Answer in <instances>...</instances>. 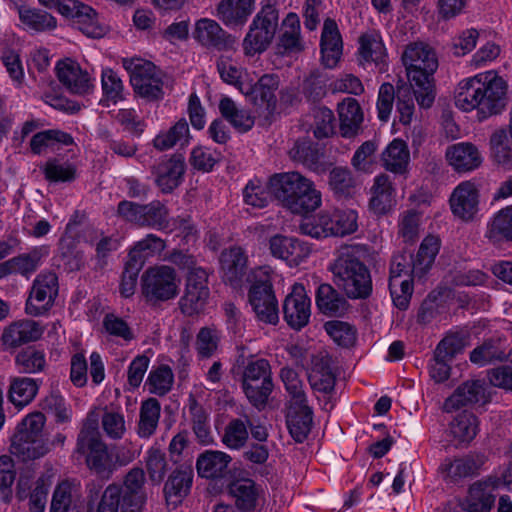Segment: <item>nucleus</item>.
<instances>
[{
  "mask_svg": "<svg viewBox=\"0 0 512 512\" xmlns=\"http://www.w3.org/2000/svg\"><path fill=\"white\" fill-rule=\"evenodd\" d=\"M507 84L493 70L459 83L455 104L463 111L477 109L479 121L500 114L507 103Z\"/></svg>",
  "mask_w": 512,
  "mask_h": 512,
  "instance_id": "nucleus-1",
  "label": "nucleus"
},
{
  "mask_svg": "<svg viewBox=\"0 0 512 512\" xmlns=\"http://www.w3.org/2000/svg\"><path fill=\"white\" fill-rule=\"evenodd\" d=\"M268 187L280 205L293 214H309L322 203L321 192L314 182L296 171L273 174Z\"/></svg>",
  "mask_w": 512,
  "mask_h": 512,
  "instance_id": "nucleus-2",
  "label": "nucleus"
},
{
  "mask_svg": "<svg viewBox=\"0 0 512 512\" xmlns=\"http://www.w3.org/2000/svg\"><path fill=\"white\" fill-rule=\"evenodd\" d=\"M409 82L416 87V100L420 107L429 108L435 99L434 73L438 58L428 44L414 42L406 46L402 54Z\"/></svg>",
  "mask_w": 512,
  "mask_h": 512,
  "instance_id": "nucleus-3",
  "label": "nucleus"
},
{
  "mask_svg": "<svg viewBox=\"0 0 512 512\" xmlns=\"http://www.w3.org/2000/svg\"><path fill=\"white\" fill-rule=\"evenodd\" d=\"M75 452L85 456L88 469L101 480H109L119 466L117 454L102 440L97 419L87 418L76 442Z\"/></svg>",
  "mask_w": 512,
  "mask_h": 512,
  "instance_id": "nucleus-4",
  "label": "nucleus"
},
{
  "mask_svg": "<svg viewBox=\"0 0 512 512\" xmlns=\"http://www.w3.org/2000/svg\"><path fill=\"white\" fill-rule=\"evenodd\" d=\"M335 284L350 299H367L373 291L369 268L352 250L342 251L330 267Z\"/></svg>",
  "mask_w": 512,
  "mask_h": 512,
  "instance_id": "nucleus-5",
  "label": "nucleus"
},
{
  "mask_svg": "<svg viewBox=\"0 0 512 512\" xmlns=\"http://www.w3.org/2000/svg\"><path fill=\"white\" fill-rule=\"evenodd\" d=\"M45 417L40 412L28 414L11 436L10 452L23 462L45 456L50 448L43 436Z\"/></svg>",
  "mask_w": 512,
  "mask_h": 512,
  "instance_id": "nucleus-6",
  "label": "nucleus"
},
{
  "mask_svg": "<svg viewBox=\"0 0 512 512\" xmlns=\"http://www.w3.org/2000/svg\"><path fill=\"white\" fill-rule=\"evenodd\" d=\"M279 27V10L269 5H262L253 17L248 31L242 41L245 56L261 55L273 43Z\"/></svg>",
  "mask_w": 512,
  "mask_h": 512,
  "instance_id": "nucleus-7",
  "label": "nucleus"
},
{
  "mask_svg": "<svg viewBox=\"0 0 512 512\" xmlns=\"http://www.w3.org/2000/svg\"><path fill=\"white\" fill-rule=\"evenodd\" d=\"M241 387L249 403L263 410L274 389L271 365L267 359L250 360L243 368Z\"/></svg>",
  "mask_w": 512,
  "mask_h": 512,
  "instance_id": "nucleus-8",
  "label": "nucleus"
},
{
  "mask_svg": "<svg viewBox=\"0 0 512 512\" xmlns=\"http://www.w3.org/2000/svg\"><path fill=\"white\" fill-rule=\"evenodd\" d=\"M180 283L181 279L173 267H149L141 276V293L147 303L158 305L176 298L180 291Z\"/></svg>",
  "mask_w": 512,
  "mask_h": 512,
  "instance_id": "nucleus-9",
  "label": "nucleus"
},
{
  "mask_svg": "<svg viewBox=\"0 0 512 512\" xmlns=\"http://www.w3.org/2000/svg\"><path fill=\"white\" fill-rule=\"evenodd\" d=\"M116 215L123 221L141 228L165 231L170 227L169 209L160 200L147 204L122 200L117 205Z\"/></svg>",
  "mask_w": 512,
  "mask_h": 512,
  "instance_id": "nucleus-10",
  "label": "nucleus"
},
{
  "mask_svg": "<svg viewBox=\"0 0 512 512\" xmlns=\"http://www.w3.org/2000/svg\"><path fill=\"white\" fill-rule=\"evenodd\" d=\"M123 67L130 76L136 95L147 101H159L164 96L161 72L151 62L141 58H124Z\"/></svg>",
  "mask_w": 512,
  "mask_h": 512,
  "instance_id": "nucleus-11",
  "label": "nucleus"
},
{
  "mask_svg": "<svg viewBox=\"0 0 512 512\" xmlns=\"http://www.w3.org/2000/svg\"><path fill=\"white\" fill-rule=\"evenodd\" d=\"M252 279L248 300L257 320L276 325L279 321L278 301L270 276L259 268L252 273Z\"/></svg>",
  "mask_w": 512,
  "mask_h": 512,
  "instance_id": "nucleus-12",
  "label": "nucleus"
},
{
  "mask_svg": "<svg viewBox=\"0 0 512 512\" xmlns=\"http://www.w3.org/2000/svg\"><path fill=\"white\" fill-rule=\"evenodd\" d=\"M209 272L203 267H196L188 272L185 294L180 299L181 311L188 316L201 312L209 298Z\"/></svg>",
  "mask_w": 512,
  "mask_h": 512,
  "instance_id": "nucleus-13",
  "label": "nucleus"
},
{
  "mask_svg": "<svg viewBox=\"0 0 512 512\" xmlns=\"http://www.w3.org/2000/svg\"><path fill=\"white\" fill-rule=\"evenodd\" d=\"M58 288V277L55 273L39 274L33 282L26 301V313L31 316H40L49 311L58 295Z\"/></svg>",
  "mask_w": 512,
  "mask_h": 512,
  "instance_id": "nucleus-14",
  "label": "nucleus"
},
{
  "mask_svg": "<svg viewBox=\"0 0 512 512\" xmlns=\"http://www.w3.org/2000/svg\"><path fill=\"white\" fill-rule=\"evenodd\" d=\"M192 37L202 47L217 51L235 50L238 44L237 37L210 18H200L195 22Z\"/></svg>",
  "mask_w": 512,
  "mask_h": 512,
  "instance_id": "nucleus-15",
  "label": "nucleus"
},
{
  "mask_svg": "<svg viewBox=\"0 0 512 512\" xmlns=\"http://www.w3.org/2000/svg\"><path fill=\"white\" fill-rule=\"evenodd\" d=\"M463 349V340L458 335H448L437 344L429 363V374L435 382L442 383L450 377L451 364Z\"/></svg>",
  "mask_w": 512,
  "mask_h": 512,
  "instance_id": "nucleus-16",
  "label": "nucleus"
},
{
  "mask_svg": "<svg viewBox=\"0 0 512 512\" xmlns=\"http://www.w3.org/2000/svg\"><path fill=\"white\" fill-rule=\"evenodd\" d=\"M288 155L294 163L317 173L325 172L330 165L327 161L325 146L314 142L309 137L298 138L289 149Z\"/></svg>",
  "mask_w": 512,
  "mask_h": 512,
  "instance_id": "nucleus-17",
  "label": "nucleus"
},
{
  "mask_svg": "<svg viewBox=\"0 0 512 512\" xmlns=\"http://www.w3.org/2000/svg\"><path fill=\"white\" fill-rule=\"evenodd\" d=\"M284 319L294 330H301L309 323L311 316V300L306 294L305 287L296 283L283 303Z\"/></svg>",
  "mask_w": 512,
  "mask_h": 512,
  "instance_id": "nucleus-18",
  "label": "nucleus"
},
{
  "mask_svg": "<svg viewBox=\"0 0 512 512\" xmlns=\"http://www.w3.org/2000/svg\"><path fill=\"white\" fill-rule=\"evenodd\" d=\"M279 84L278 75L264 74L255 84L240 85V92L255 106L264 107L269 114H273L277 106L276 91Z\"/></svg>",
  "mask_w": 512,
  "mask_h": 512,
  "instance_id": "nucleus-19",
  "label": "nucleus"
},
{
  "mask_svg": "<svg viewBox=\"0 0 512 512\" xmlns=\"http://www.w3.org/2000/svg\"><path fill=\"white\" fill-rule=\"evenodd\" d=\"M503 484L505 482L495 476L474 482L462 504L463 509L468 512H490L496 499L494 491Z\"/></svg>",
  "mask_w": 512,
  "mask_h": 512,
  "instance_id": "nucleus-20",
  "label": "nucleus"
},
{
  "mask_svg": "<svg viewBox=\"0 0 512 512\" xmlns=\"http://www.w3.org/2000/svg\"><path fill=\"white\" fill-rule=\"evenodd\" d=\"M219 262L222 279L232 288L240 289L245 278L251 281V275L247 276V256L241 247L223 250Z\"/></svg>",
  "mask_w": 512,
  "mask_h": 512,
  "instance_id": "nucleus-21",
  "label": "nucleus"
},
{
  "mask_svg": "<svg viewBox=\"0 0 512 512\" xmlns=\"http://www.w3.org/2000/svg\"><path fill=\"white\" fill-rule=\"evenodd\" d=\"M186 170L185 158L180 153L173 154L170 158L162 159L152 167L155 176V184L164 194L172 193L183 182Z\"/></svg>",
  "mask_w": 512,
  "mask_h": 512,
  "instance_id": "nucleus-22",
  "label": "nucleus"
},
{
  "mask_svg": "<svg viewBox=\"0 0 512 512\" xmlns=\"http://www.w3.org/2000/svg\"><path fill=\"white\" fill-rule=\"evenodd\" d=\"M63 15L71 18L73 26L84 35L100 38L105 34V28L99 24L96 11L78 0H69L62 6Z\"/></svg>",
  "mask_w": 512,
  "mask_h": 512,
  "instance_id": "nucleus-23",
  "label": "nucleus"
},
{
  "mask_svg": "<svg viewBox=\"0 0 512 512\" xmlns=\"http://www.w3.org/2000/svg\"><path fill=\"white\" fill-rule=\"evenodd\" d=\"M269 250L273 257L286 261L291 267L298 266L311 253L307 242L282 234H276L269 239Z\"/></svg>",
  "mask_w": 512,
  "mask_h": 512,
  "instance_id": "nucleus-24",
  "label": "nucleus"
},
{
  "mask_svg": "<svg viewBox=\"0 0 512 512\" xmlns=\"http://www.w3.org/2000/svg\"><path fill=\"white\" fill-rule=\"evenodd\" d=\"M488 401L484 380H468L458 386L453 394L445 400L443 409L450 413L464 406L485 404Z\"/></svg>",
  "mask_w": 512,
  "mask_h": 512,
  "instance_id": "nucleus-25",
  "label": "nucleus"
},
{
  "mask_svg": "<svg viewBox=\"0 0 512 512\" xmlns=\"http://www.w3.org/2000/svg\"><path fill=\"white\" fill-rule=\"evenodd\" d=\"M193 469L190 465L177 466L168 476L163 493L168 506L176 508L189 495L193 483Z\"/></svg>",
  "mask_w": 512,
  "mask_h": 512,
  "instance_id": "nucleus-26",
  "label": "nucleus"
},
{
  "mask_svg": "<svg viewBox=\"0 0 512 512\" xmlns=\"http://www.w3.org/2000/svg\"><path fill=\"white\" fill-rule=\"evenodd\" d=\"M56 74L59 82L72 94L85 95L94 87L89 73L74 61H59Z\"/></svg>",
  "mask_w": 512,
  "mask_h": 512,
  "instance_id": "nucleus-27",
  "label": "nucleus"
},
{
  "mask_svg": "<svg viewBox=\"0 0 512 512\" xmlns=\"http://www.w3.org/2000/svg\"><path fill=\"white\" fill-rule=\"evenodd\" d=\"M144 483V470L141 468H133L125 476L123 487L115 484L120 490L121 510H136L137 512H141L142 506L146 500L143 491Z\"/></svg>",
  "mask_w": 512,
  "mask_h": 512,
  "instance_id": "nucleus-28",
  "label": "nucleus"
},
{
  "mask_svg": "<svg viewBox=\"0 0 512 512\" xmlns=\"http://www.w3.org/2000/svg\"><path fill=\"white\" fill-rule=\"evenodd\" d=\"M506 339L494 336L483 341L470 352V361L480 367L495 362H510L512 364V348L506 351Z\"/></svg>",
  "mask_w": 512,
  "mask_h": 512,
  "instance_id": "nucleus-29",
  "label": "nucleus"
},
{
  "mask_svg": "<svg viewBox=\"0 0 512 512\" xmlns=\"http://www.w3.org/2000/svg\"><path fill=\"white\" fill-rule=\"evenodd\" d=\"M449 202L456 217L465 221L471 220L478 211V189L470 181L462 182L452 192Z\"/></svg>",
  "mask_w": 512,
  "mask_h": 512,
  "instance_id": "nucleus-30",
  "label": "nucleus"
},
{
  "mask_svg": "<svg viewBox=\"0 0 512 512\" xmlns=\"http://www.w3.org/2000/svg\"><path fill=\"white\" fill-rule=\"evenodd\" d=\"M255 0H220L215 16L228 28H242L254 11Z\"/></svg>",
  "mask_w": 512,
  "mask_h": 512,
  "instance_id": "nucleus-31",
  "label": "nucleus"
},
{
  "mask_svg": "<svg viewBox=\"0 0 512 512\" xmlns=\"http://www.w3.org/2000/svg\"><path fill=\"white\" fill-rule=\"evenodd\" d=\"M446 158L454 170L459 173L473 171L482 163V156L478 148L469 142L449 146L446 150Z\"/></svg>",
  "mask_w": 512,
  "mask_h": 512,
  "instance_id": "nucleus-32",
  "label": "nucleus"
},
{
  "mask_svg": "<svg viewBox=\"0 0 512 512\" xmlns=\"http://www.w3.org/2000/svg\"><path fill=\"white\" fill-rule=\"evenodd\" d=\"M42 333L43 329L36 321L20 320L4 329L1 341L6 348H17L38 340Z\"/></svg>",
  "mask_w": 512,
  "mask_h": 512,
  "instance_id": "nucleus-33",
  "label": "nucleus"
},
{
  "mask_svg": "<svg viewBox=\"0 0 512 512\" xmlns=\"http://www.w3.org/2000/svg\"><path fill=\"white\" fill-rule=\"evenodd\" d=\"M231 461V456L225 452L206 450L196 461L198 475L206 479H222L229 474Z\"/></svg>",
  "mask_w": 512,
  "mask_h": 512,
  "instance_id": "nucleus-34",
  "label": "nucleus"
},
{
  "mask_svg": "<svg viewBox=\"0 0 512 512\" xmlns=\"http://www.w3.org/2000/svg\"><path fill=\"white\" fill-rule=\"evenodd\" d=\"M286 423L291 437L296 442L305 441L313 423V410L308 405V401L301 404L290 403Z\"/></svg>",
  "mask_w": 512,
  "mask_h": 512,
  "instance_id": "nucleus-35",
  "label": "nucleus"
},
{
  "mask_svg": "<svg viewBox=\"0 0 512 512\" xmlns=\"http://www.w3.org/2000/svg\"><path fill=\"white\" fill-rule=\"evenodd\" d=\"M315 301L319 312L327 317H342L350 307L347 299L328 283L318 286Z\"/></svg>",
  "mask_w": 512,
  "mask_h": 512,
  "instance_id": "nucleus-36",
  "label": "nucleus"
},
{
  "mask_svg": "<svg viewBox=\"0 0 512 512\" xmlns=\"http://www.w3.org/2000/svg\"><path fill=\"white\" fill-rule=\"evenodd\" d=\"M320 48L322 54V63L327 68L336 66L342 54V38L337 23L330 18L324 21Z\"/></svg>",
  "mask_w": 512,
  "mask_h": 512,
  "instance_id": "nucleus-37",
  "label": "nucleus"
},
{
  "mask_svg": "<svg viewBox=\"0 0 512 512\" xmlns=\"http://www.w3.org/2000/svg\"><path fill=\"white\" fill-rule=\"evenodd\" d=\"M358 54L365 62H373L380 72L386 71L387 53L378 31L371 30L359 37Z\"/></svg>",
  "mask_w": 512,
  "mask_h": 512,
  "instance_id": "nucleus-38",
  "label": "nucleus"
},
{
  "mask_svg": "<svg viewBox=\"0 0 512 512\" xmlns=\"http://www.w3.org/2000/svg\"><path fill=\"white\" fill-rule=\"evenodd\" d=\"M42 257V248H34L28 253L20 254L0 263V279L11 274H20L29 278L36 272Z\"/></svg>",
  "mask_w": 512,
  "mask_h": 512,
  "instance_id": "nucleus-39",
  "label": "nucleus"
},
{
  "mask_svg": "<svg viewBox=\"0 0 512 512\" xmlns=\"http://www.w3.org/2000/svg\"><path fill=\"white\" fill-rule=\"evenodd\" d=\"M283 32L280 34L277 49L282 55H292L304 50V44L300 35V20L296 13H288L284 18Z\"/></svg>",
  "mask_w": 512,
  "mask_h": 512,
  "instance_id": "nucleus-40",
  "label": "nucleus"
},
{
  "mask_svg": "<svg viewBox=\"0 0 512 512\" xmlns=\"http://www.w3.org/2000/svg\"><path fill=\"white\" fill-rule=\"evenodd\" d=\"M371 191L370 210L376 215L387 214L394 204V189L390 177L386 174L376 176Z\"/></svg>",
  "mask_w": 512,
  "mask_h": 512,
  "instance_id": "nucleus-41",
  "label": "nucleus"
},
{
  "mask_svg": "<svg viewBox=\"0 0 512 512\" xmlns=\"http://www.w3.org/2000/svg\"><path fill=\"white\" fill-rule=\"evenodd\" d=\"M340 131L343 137L355 136L363 122V113L358 101L354 98H346L338 104Z\"/></svg>",
  "mask_w": 512,
  "mask_h": 512,
  "instance_id": "nucleus-42",
  "label": "nucleus"
},
{
  "mask_svg": "<svg viewBox=\"0 0 512 512\" xmlns=\"http://www.w3.org/2000/svg\"><path fill=\"white\" fill-rule=\"evenodd\" d=\"M228 489L235 499V505L239 510L246 512L256 507L259 487L252 479H236L229 484Z\"/></svg>",
  "mask_w": 512,
  "mask_h": 512,
  "instance_id": "nucleus-43",
  "label": "nucleus"
},
{
  "mask_svg": "<svg viewBox=\"0 0 512 512\" xmlns=\"http://www.w3.org/2000/svg\"><path fill=\"white\" fill-rule=\"evenodd\" d=\"M440 242L437 237L427 236L422 241L419 250L413 256V266L411 273L413 278L422 279L432 267L435 258L439 252Z\"/></svg>",
  "mask_w": 512,
  "mask_h": 512,
  "instance_id": "nucleus-44",
  "label": "nucleus"
},
{
  "mask_svg": "<svg viewBox=\"0 0 512 512\" xmlns=\"http://www.w3.org/2000/svg\"><path fill=\"white\" fill-rule=\"evenodd\" d=\"M166 248V241L156 234L149 233L135 242L130 249L127 259L144 266L147 259L160 255Z\"/></svg>",
  "mask_w": 512,
  "mask_h": 512,
  "instance_id": "nucleus-45",
  "label": "nucleus"
},
{
  "mask_svg": "<svg viewBox=\"0 0 512 512\" xmlns=\"http://www.w3.org/2000/svg\"><path fill=\"white\" fill-rule=\"evenodd\" d=\"M20 22L29 30L45 32L56 28L57 20L50 13L27 5H16Z\"/></svg>",
  "mask_w": 512,
  "mask_h": 512,
  "instance_id": "nucleus-46",
  "label": "nucleus"
},
{
  "mask_svg": "<svg viewBox=\"0 0 512 512\" xmlns=\"http://www.w3.org/2000/svg\"><path fill=\"white\" fill-rule=\"evenodd\" d=\"M42 381L29 377H15L11 379L8 399L16 407L28 405L37 395Z\"/></svg>",
  "mask_w": 512,
  "mask_h": 512,
  "instance_id": "nucleus-47",
  "label": "nucleus"
},
{
  "mask_svg": "<svg viewBox=\"0 0 512 512\" xmlns=\"http://www.w3.org/2000/svg\"><path fill=\"white\" fill-rule=\"evenodd\" d=\"M218 107L223 119L227 120L238 132L245 133L253 128L254 117L249 111L239 108L231 98L223 97Z\"/></svg>",
  "mask_w": 512,
  "mask_h": 512,
  "instance_id": "nucleus-48",
  "label": "nucleus"
},
{
  "mask_svg": "<svg viewBox=\"0 0 512 512\" xmlns=\"http://www.w3.org/2000/svg\"><path fill=\"white\" fill-rule=\"evenodd\" d=\"M381 159L386 170L402 174L409 162V150L401 139H394L382 152Z\"/></svg>",
  "mask_w": 512,
  "mask_h": 512,
  "instance_id": "nucleus-49",
  "label": "nucleus"
},
{
  "mask_svg": "<svg viewBox=\"0 0 512 512\" xmlns=\"http://www.w3.org/2000/svg\"><path fill=\"white\" fill-rule=\"evenodd\" d=\"M190 138L188 122L181 118L167 131L159 133L153 140V146L159 151H165L178 143L181 146L189 144Z\"/></svg>",
  "mask_w": 512,
  "mask_h": 512,
  "instance_id": "nucleus-50",
  "label": "nucleus"
},
{
  "mask_svg": "<svg viewBox=\"0 0 512 512\" xmlns=\"http://www.w3.org/2000/svg\"><path fill=\"white\" fill-rule=\"evenodd\" d=\"M160 414L161 405L156 398H148L141 403L137 431L141 438H149L155 433Z\"/></svg>",
  "mask_w": 512,
  "mask_h": 512,
  "instance_id": "nucleus-51",
  "label": "nucleus"
},
{
  "mask_svg": "<svg viewBox=\"0 0 512 512\" xmlns=\"http://www.w3.org/2000/svg\"><path fill=\"white\" fill-rule=\"evenodd\" d=\"M490 150L493 161L505 170H512V145L507 131L503 128L493 132L490 137Z\"/></svg>",
  "mask_w": 512,
  "mask_h": 512,
  "instance_id": "nucleus-52",
  "label": "nucleus"
},
{
  "mask_svg": "<svg viewBox=\"0 0 512 512\" xmlns=\"http://www.w3.org/2000/svg\"><path fill=\"white\" fill-rule=\"evenodd\" d=\"M79 497L80 494L75 485L69 481H62L53 492L50 512H69L77 507Z\"/></svg>",
  "mask_w": 512,
  "mask_h": 512,
  "instance_id": "nucleus-53",
  "label": "nucleus"
},
{
  "mask_svg": "<svg viewBox=\"0 0 512 512\" xmlns=\"http://www.w3.org/2000/svg\"><path fill=\"white\" fill-rule=\"evenodd\" d=\"M330 76L327 72L315 69L312 70L304 79L301 85V91L309 102L320 101L327 93L328 81Z\"/></svg>",
  "mask_w": 512,
  "mask_h": 512,
  "instance_id": "nucleus-54",
  "label": "nucleus"
},
{
  "mask_svg": "<svg viewBox=\"0 0 512 512\" xmlns=\"http://www.w3.org/2000/svg\"><path fill=\"white\" fill-rule=\"evenodd\" d=\"M60 144L70 146L74 144L71 134L59 129H48L34 134L30 141V148L33 154L40 155L44 148Z\"/></svg>",
  "mask_w": 512,
  "mask_h": 512,
  "instance_id": "nucleus-55",
  "label": "nucleus"
},
{
  "mask_svg": "<svg viewBox=\"0 0 512 512\" xmlns=\"http://www.w3.org/2000/svg\"><path fill=\"white\" fill-rule=\"evenodd\" d=\"M173 382L174 374L172 369L166 364H161L151 369L145 385L151 394L164 396L172 389Z\"/></svg>",
  "mask_w": 512,
  "mask_h": 512,
  "instance_id": "nucleus-56",
  "label": "nucleus"
},
{
  "mask_svg": "<svg viewBox=\"0 0 512 512\" xmlns=\"http://www.w3.org/2000/svg\"><path fill=\"white\" fill-rule=\"evenodd\" d=\"M416 87L410 84H402L397 86L396 94V112L398 120L403 125L410 124L414 114V99H416Z\"/></svg>",
  "mask_w": 512,
  "mask_h": 512,
  "instance_id": "nucleus-57",
  "label": "nucleus"
},
{
  "mask_svg": "<svg viewBox=\"0 0 512 512\" xmlns=\"http://www.w3.org/2000/svg\"><path fill=\"white\" fill-rule=\"evenodd\" d=\"M15 365L23 374L42 372L47 365L45 353L35 347H27L16 355Z\"/></svg>",
  "mask_w": 512,
  "mask_h": 512,
  "instance_id": "nucleus-58",
  "label": "nucleus"
},
{
  "mask_svg": "<svg viewBox=\"0 0 512 512\" xmlns=\"http://www.w3.org/2000/svg\"><path fill=\"white\" fill-rule=\"evenodd\" d=\"M44 177L51 183H69L76 179V167L66 161L60 162L57 158L47 160L42 168Z\"/></svg>",
  "mask_w": 512,
  "mask_h": 512,
  "instance_id": "nucleus-59",
  "label": "nucleus"
},
{
  "mask_svg": "<svg viewBox=\"0 0 512 512\" xmlns=\"http://www.w3.org/2000/svg\"><path fill=\"white\" fill-rule=\"evenodd\" d=\"M330 213L322 212L317 216L305 217L300 225L301 234L312 238L321 239L332 235Z\"/></svg>",
  "mask_w": 512,
  "mask_h": 512,
  "instance_id": "nucleus-60",
  "label": "nucleus"
},
{
  "mask_svg": "<svg viewBox=\"0 0 512 512\" xmlns=\"http://www.w3.org/2000/svg\"><path fill=\"white\" fill-rule=\"evenodd\" d=\"M324 329L333 341L343 348L352 347L356 342L357 329L348 322L340 320L327 321L324 324Z\"/></svg>",
  "mask_w": 512,
  "mask_h": 512,
  "instance_id": "nucleus-61",
  "label": "nucleus"
},
{
  "mask_svg": "<svg viewBox=\"0 0 512 512\" xmlns=\"http://www.w3.org/2000/svg\"><path fill=\"white\" fill-rule=\"evenodd\" d=\"M249 439L246 419L234 418L229 421L224 429L222 442L228 448L239 450L243 448Z\"/></svg>",
  "mask_w": 512,
  "mask_h": 512,
  "instance_id": "nucleus-62",
  "label": "nucleus"
},
{
  "mask_svg": "<svg viewBox=\"0 0 512 512\" xmlns=\"http://www.w3.org/2000/svg\"><path fill=\"white\" fill-rule=\"evenodd\" d=\"M441 469L446 472L447 477H449L453 482H457L462 478L471 477L477 474L479 466L473 458L463 457L454 459L453 461L446 459L442 463Z\"/></svg>",
  "mask_w": 512,
  "mask_h": 512,
  "instance_id": "nucleus-63",
  "label": "nucleus"
},
{
  "mask_svg": "<svg viewBox=\"0 0 512 512\" xmlns=\"http://www.w3.org/2000/svg\"><path fill=\"white\" fill-rule=\"evenodd\" d=\"M491 238L512 241V205L499 210L489 223Z\"/></svg>",
  "mask_w": 512,
  "mask_h": 512,
  "instance_id": "nucleus-64",
  "label": "nucleus"
}]
</instances>
